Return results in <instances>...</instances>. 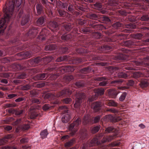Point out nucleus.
I'll list each match as a JSON object with an SVG mask.
<instances>
[{"mask_svg": "<svg viewBox=\"0 0 149 149\" xmlns=\"http://www.w3.org/2000/svg\"><path fill=\"white\" fill-rule=\"evenodd\" d=\"M114 26H116V28H118L119 27H120L121 26V24L119 22H116L114 24Z\"/></svg>", "mask_w": 149, "mask_h": 149, "instance_id": "58", "label": "nucleus"}, {"mask_svg": "<svg viewBox=\"0 0 149 149\" xmlns=\"http://www.w3.org/2000/svg\"><path fill=\"white\" fill-rule=\"evenodd\" d=\"M53 59V57L52 56L48 57L47 58V60H48V62L52 61Z\"/></svg>", "mask_w": 149, "mask_h": 149, "instance_id": "63", "label": "nucleus"}, {"mask_svg": "<svg viewBox=\"0 0 149 149\" xmlns=\"http://www.w3.org/2000/svg\"><path fill=\"white\" fill-rule=\"evenodd\" d=\"M99 137L98 138H94L91 141V143L89 145H88L87 146H94L95 144H97L98 142V139H99Z\"/></svg>", "mask_w": 149, "mask_h": 149, "instance_id": "16", "label": "nucleus"}, {"mask_svg": "<svg viewBox=\"0 0 149 149\" xmlns=\"http://www.w3.org/2000/svg\"><path fill=\"white\" fill-rule=\"evenodd\" d=\"M103 19L105 21L108 22L110 21V20L107 17H103Z\"/></svg>", "mask_w": 149, "mask_h": 149, "instance_id": "54", "label": "nucleus"}, {"mask_svg": "<svg viewBox=\"0 0 149 149\" xmlns=\"http://www.w3.org/2000/svg\"><path fill=\"white\" fill-rule=\"evenodd\" d=\"M65 79L66 81H70L73 79V77L72 75H70L65 77Z\"/></svg>", "mask_w": 149, "mask_h": 149, "instance_id": "28", "label": "nucleus"}, {"mask_svg": "<svg viewBox=\"0 0 149 149\" xmlns=\"http://www.w3.org/2000/svg\"><path fill=\"white\" fill-rule=\"evenodd\" d=\"M148 85L147 81L146 80H143L141 81L139 84L140 86L142 88H143L147 87Z\"/></svg>", "mask_w": 149, "mask_h": 149, "instance_id": "18", "label": "nucleus"}, {"mask_svg": "<svg viewBox=\"0 0 149 149\" xmlns=\"http://www.w3.org/2000/svg\"><path fill=\"white\" fill-rule=\"evenodd\" d=\"M17 95L16 94H10L8 95V98L9 99H11L16 96Z\"/></svg>", "mask_w": 149, "mask_h": 149, "instance_id": "40", "label": "nucleus"}, {"mask_svg": "<svg viewBox=\"0 0 149 149\" xmlns=\"http://www.w3.org/2000/svg\"><path fill=\"white\" fill-rule=\"evenodd\" d=\"M100 116H97L95 117L94 119V122L95 123L97 122L100 119Z\"/></svg>", "mask_w": 149, "mask_h": 149, "instance_id": "49", "label": "nucleus"}, {"mask_svg": "<svg viewBox=\"0 0 149 149\" xmlns=\"http://www.w3.org/2000/svg\"><path fill=\"white\" fill-rule=\"evenodd\" d=\"M141 19L142 21H147L149 19V17L147 15H144L141 17Z\"/></svg>", "mask_w": 149, "mask_h": 149, "instance_id": "33", "label": "nucleus"}, {"mask_svg": "<svg viewBox=\"0 0 149 149\" xmlns=\"http://www.w3.org/2000/svg\"><path fill=\"white\" fill-rule=\"evenodd\" d=\"M122 81H119V80H115V81H112L111 82V84H115V83H116V84H117L119 82H122Z\"/></svg>", "mask_w": 149, "mask_h": 149, "instance_id": "60", "label": "nucleus"}, {"mask_svg": "<svg viewBox=\"0 0 149 149\" xmlns=\"http://www.w3.org/2000/svg\"><path fill=\"white\" fill-rule=\"evenodd\" d=\"M31 86L29 84L26 85L21 87V89L24 90H27L30 88Z\"/></svg>", "mask_w": 149, "mask_h": 149, "instance_id": "27", "label": "nucleus"}, {"mask_svg": "<svg viewBox=\"0 0 149 149\" xmlns=\"http://www.w3.org/2000/svg\"><path fill=\"white\" fill-rule=\"evenodd\" d=\"M71 99L69 98H67L64 99L63 102L66 104H68L71 101Z\"/></svg>", "mask_w": 149, "mask_h": 149, "instance_id": "44", "label": "nucleus"}, {"mask_svg": "<svg viewBox=\"0 0 149 149\" xmlns=\"http://www.w3.org/2000/svg\"><path fill=\"white\" fill-rule=\"evenodd\" d=\"M113 128L112 127H109L107 128L105 130L106 133H110L113 129Z\"/></svg>", "mask_w": 149, "mask_h": 149, "instance_id": "31", "label": "nucleus"}, {"mask_svg": "<svg viewBox=\"0 0 149 149\" xmlns=\"http://www.w3.org/2000/svg\"><path fill=\"white\" fill-rule=\"evenodd\" d=\"M38 29H36L33 27L29 31V32L27 34V35L28 36L34 38L38 33Z\"/></svg>", "mask_w": 149, "mask_h": 149, "instance_id": "5", "label": "nucleus"}, {"mask_svg": "<svg viewBox=\"0 0 149 149\" xmlns=\"http://www.w3.org/2000/svg\"><path fill=\"white\" fill-rule=\"evenodd\" d=\"M72 37V35L70 34L64 35L61 37V39L63 40H67L71 38Z\"/></svg>", "mask_w": 149, "mask_h": 149, "instance_id": "21", "label": "nucleus"}, {"mask_svg": "<svg viewBox=\"0 0 149 149\" xmlns=\"http://www.w3.org/2000/svg\"><path fill=\"white\" fill-rule=\"evenodd\" d=\"M118 91L114 89L110 90L108 92L109 94L113 98H115L118 94L119 93Z\"/></svg>", "mask_w": 149, "mask_h": 149, "instance_id": "9", "label": "nucleus"}, {"mask_svg": "<svg viewBox=\"0 0 149 149\" xmlns=\"http://www.w3.org/2000/svg\"><path fill=\"white\" fill-rule=\"evenodd\" d=\"M36 8L37 10L38 13V14H40L42 10V8L41 6L40 5L38 4L36 6Z\"/></svg>", "mask_w": 149, "mask_h": 149, "instance_id": "23", "label": "nucleus"}, {"mask_svg": "<svg viewBox=\"0 0 149 149\" xmlns=\"http://www.w3.org/2000/svg\"><path fill=\"white\" fill-rule=\"evenodd\" d=\"M16 106V105L14 103L11 104H7L5 105L6 108L15 107Z\"/></svg>", "mask_w": 149, "mask_h": 149, "instance_id": "36", "label": "nucleus"}, {"mask_svg": "<svg viewBox=\"0 0 149 149\" xmlns=\"http://www.w3.org/2000/svg\"><path fill=\"white\" fill-rule=\"evenodd\" d=\"M24 100V99L22 97L19 98L15 100L16 102H19L21 101H23Z\"/></svg>", "mask_w": 149, "mask_h": 149, "instance_id": "56", "label": "nucleus"}, {"mask_svg": "<svg viewBox=\"0 0 149 149\" xmlns=\"http://www.w3.org/2000/svg\"><path fill=\"white\" fill-rule=\"evenodd\" d=\"M94 6L95 8L98 9L102 8V5L100 3H97L94 4Z\"/></svg>", "mask_w": 149, "mask_h": 149, "instance_id": "29", "label": "nucleus"}, {"mask_svg": "<svg viewBox=\"0 0 149 149\" xmlns=\"http://www.w3.org/2000/svg\"><path fill=\"white\" fill-rule=\"evenodd\" d=\"M76 96V102L74 104V107L76 108H78L80 106L81 103L82 102V99L85 98L86 96L83 93H77Z\"/></svg>", "mask_w": 149, "mask_h": 149, "instance_id": "3", "label": "nucleus"}, {"mask_svg": "<svg viewBox=\"0 0 149 149\" xmlns=\"http://www.w3.org/2000/svg\"><path fill=\"white\" fill-rule=\"evenodd\" d=\"M108 111H111L114 113H115L117 112V111L114 108L109 109L108 110Z\"/></svg>", "mask_w": 149, "mask_h": 149, "instance_id": "52", "label": "nucleus"}, {"mask_svg": "<svg viewBox=\"0 0 149 149\" xmlns=\"http://www.w3.org/2000/svg\"><path fill=\"white\" fill-rule=\"evenodd\" d=\"M100 129L99 126H96L93 127L91 130V132L93 133L97 132Z\"/></svg>", "mask_w": 149, "mask_h": 149, "instance_id": "25", "label": "nucleus"}, {"mask_svg": "<svg viewBox=\"0 0 149 149\" xmlns=\"http://www.w3.org/2000/svg\"><path fill=\"white\" fill-rule=\"evenodd\" d=\"M1 82L5 84H6L8 83V81L6 79H3L1 80Z\"/></svg>", "mask_w": 149, "mask_h": 149, "instance_id": "59", "label": "nucleus"}, {"mask_svg": "<svg viewBox=\"0 0 149 149\" xmlns=\"http://www.w3.org/2000/svg\"><path fill=\"white\" fill-rule=\"evenodd\" d=\"M72 91L68 89H64L60 92L58 93L56 95L57 97H62L66 95H69L71 94Z\"/></svg>", "mask_w": 149, "mask_h": 149, "instance_id": "4", "label": "nucleus"}, {"mask_svg": "<svg viewBox=\"0 0 149 149\" xmlns=\"http://www.w3.org/2000/svg\"><path fill=\"white\" fill-rule=\"evenodd\" d=\"M12 128V127L11 126L9 125L7 126L5 128V129L7 130H11Z\"/></svg>", "mask_w": 149, "mask_h": 149, "instance_id": "57", "label": "nucleus"}, {"mask_svg": "<svg viewBox=\"0 0 149 149\" xmlns=\"http://www.w3.org/2000/svg\"><path fill=\"white\" fill-rule=\"evenodd\" d=\"M108 105L109 106L116 107L117 106L118 104L114 100H110L108 101L107 102Z\"/></svg>", "mask_w": 149, "mask_h": 149, "instance_id": "20", "label": "nucleus"}, {"mask_svg": "<svg viewBox=\"0 0 149 149\" xmlns=\"http://www.w3.org/2000/svg\"><path fill=\"white\" fill-rule=\"evenodd\" d=\"M134 81L132 80H129L127 83V85L129 86H132L134 84Z\"/></svg>", "mask_w": 149, "mask_h": 149, "instance_id": "48", "label": "nucleus"}, {"mask_svg": "<svg viewBox=\"0 0 149 149\" xmlns=\"http://www.w3.org/2000/svg\"><path fill=\"white\" fill-rule=\"evenodd\" d=\"M118 76L119 77L125 78L127 77V74L123 72H119L118 73Z\"/></svg>", "mask_w": 149, "mask_h": 149, "instance_id": "24", "label": "nucleus"}, {"mask_svg": "<svg viewBox=\"0 0 149 149\" xmlns=\"http://www.w3.org/2000/svg\"><path fill=\"white\" fill-rule=\"evenodd\" d=\"M81 123V119L79 118H77L75 121L70 125L69 127V130L71 131V136L74 135L78 130L77 126Z\"/></svg>", "mask_w": 149, "mask_h": 149, "instance_id": "1", "label": "nucleus"}, {"mask_svg": "<svg viewBox=\"0 0 149 149\" xmlns=\"http://www.w3.org/2000/svg\"><path fill=\"white\" fill-rule=\"evenodd\" d=\"M64 28L66 31H69L70 30L71 27L69 24H65L64 25Z\"/></svg>", "mask_w": 149, "mask_h": 149, "instance_id": "34", "label": "nucleus"}, {"mask_svg": "<svg viewBox=\"0 0 149 149\" xmlns=\"http://www.w3.org/2000/svg\"><path fill=\"white\" fill-rule=\"evenodd\" d=\"M44 21V18L43 17H40L37 21V23L39 26L43 24Z\"/></svg>", "mask_w": 149, "mask_h": 149, "instance_id": "22", "label": "nucleus"}, {"mask_svg": "<svg viewBox=\"0 0 149 149\" xmlns=\"http://www.w3.org/2000/svg\"><path fill=\"white\" fill-rule=\"evenodd\" d=\"M75 85L78 87L84 86V85L82 84V83L81 82H76L75 84Z\"/></svg>", "mask_w": 149, "mask_h": 149, "instance_id": "47", "label": "nucleus"}, {"mask_svg": "<svg viewBox=\"0 0 149 149\" xmlns=\"http://www.w3.org/2000/svg\"><path fill=\"white\" fill-rule=\"evenodd\" d=\"M60 109L63 110V112L64 113L62 116L61 120L64 123H67L70 120V115L68 112V110L66 107L63 106L61 107Z\"/></svg>", "mask_w": 149, "mask_h": 149, "instance_id": "2", "label": "nucleus"}, {"mask_svg": "<svg viewBox=\"0 0 149 149\" xmlns=\"http://www.w3.org/2000/svg\"><path fill=\"white\" fill-rule=\"evenodd\" d=\"M58 13L59 15L61 16H63L65 14V12L62 10H59Z\"/></svg>", "mask_w": 149, "mask_h": 149, "instance_id": "46", "label": "nucleus"}, {"mask_svg": "<svg viewBox=\"0 0 149 149\" xmlns=\"http://www.w3.org/2000/svg\"><path fill=\"white\" fill-rule=\"evenodd\" d=\"M50 106L48 104H45L43 107L42 108L44 110H47L49 109L50 107Z\"/></svg>", "mask_w": 149, "mask_h": 149, "instance_id": "35", "label": "nucleus"}, {"mask_svg": "<svg viewBox=\"0 0 149 149\" xmlns=\"http://www.w3.org/2000/svg\"><path fill=\"white\" fill-rule=\"evenodd\" d=\"M29 16L28 15H25V16L22 18L21 22V24L22 25H24L29 21Z\"/></svg>", "mask_w": 149, "mask_h": 149, "instance_id": "15", "label": "nucleus"}, {"mask_svg": "<svg viewBox=\"0 0 149 149\" xmlns=\"http://www.w3.org/2000/svg\"><path fill=\"white\" fill-rule=\"evenodd\" d=\"M21 122V119H18L17 120L13 123V125H17L18 123Z\"/></svg>", "mask_w": 149, "mask_h": 149, "instance_id": "53", "label": "nucleus"}, {"mask_svg": "<svg viewBox=\"0 0 149 149\" xmlns=\"http://www.w3.org/2000/svg\"><path fill=\"white\" fill-rule=\"evenodd\" d=\"M30 126L28 124H26L23 125L22 126V128L24 130H26L28 129Z\"/></svg>", "mask_w": 149, "mask_h": 149, "instance_id": "38", "label": "nucleus"}, {"mask_svg": "<svg viewBox=\"0 0 149 149\" xmlns=\"http://www.w3.org/2000/svg\"><path fill=\"white\" fill-rule=\"evenodd\" d=\"M80 138L81 140H83L86 137L87 133L85 129L81 130L80 131Z\"/></svg>", "mask_w": 149, "mask_h": 149, "instance_id": "14", "label": "nucleus"}, {"mask_svg": "<svg viewBox=\"0 0 149 149\" xmlns=\"http://www.w3.org/2000/svg\"><path fill=\"white\" fill-rule=\"evenodd\" d=\"M136 36L137 38H138L139 39H140L142 37V35L141 34L139 33L136 35Z\"/></svg>", "mask_w": 149, "mask_h": 149, "instance_id": "62", "label": "nucleus"}, {"mask_svg": "<svg viewBox=\"0 0 149 149\" xmlns=\"http://www.w3.org/2000/svg\"><path fill=\"white\" fill-rule=\"evenodd\" d=\"M97 17V16L95 14H92L90 15V18L93 19H96Z\"/></svg>", "mask_w": 149, "mask_h": 149, "instance_id": "50", "label": "nucleus"}, {"mask_svg": "<svg viewBox=\"0 0 149 149\" xmlns=\"http://www.w3.org/2000/svg\"><path fill=\"white\" fill-rule=\"evenodd\" d=\"M11 137L10 135H8L6 136L2 139H0V145L4 144L8 141V139Z\"/></svg>", "mask_w": 149, "mask_h": 149, "instance_id": "13", "label": "nucleus"}, {"mask_svg": "<svg viewBox=\"0 0 149 149\" xmlns=\"http://www.w3.org/2000/svg\"><path fill=\"white\" fill-rule=\"evenodd\" d=\"M96 80L98 81H102L99 83L100 86H104L108 84V82L103 77H98L97 78Z\"/></svg>", "mask_w": 149, "mask_h": 149, "instance_id": "11", "label": "nucleus"}, {"mask_svg": "<svg viewBox=\"0 0 149 149\" xmlns=\"http://www.w3.org/2000/svg\"><path fill=\"white\" fill-rule=\"evenodd\" d=\"M69 137V136L68 135H66L65 136H63L61 138L62 139H66L68 138Z\"/></svg>", "mask_w": 149, "mask_h": 149, "instance_id": "61", "label": "nucleus"}, {"mask_svg": "<svg viewBox=\"0 0 149 149\" xmlns=\"http://www.w3.org/2000/svg\"><path fill=\"white\" fill-rule=\"evenodd\" d=\"M68 10L70 11H72L73 10V6H70L68 7Z\"/></svg>", "mask_w": 149, "mask_h": 149, "instance_id": "64", "label": "nucleus"}, {"mask_svg": "<svg viewBox=\"0 0 149 149\" xmlns=\"http://www.w3.org/2000/svg\"><path fill=\"white\" fill-rule=\"evenodd\" d=\"M26 75L24 73H23L19 76L18 78L19 79H24L26 78Z\"/></svg>", "mask_w": 149, "mask_h": 149, "instance_id": "43", "label": "nucleus"}, {"mask_svg": "<svg viewBox=\"0 0 149 149\" xmlns=\"http://www.w3.org/2000/svg\"><path fill=\"white\" fill-rule=\"evenodd\" d=\"M73 142V140H71L70 141L67 142L65 144V146L66 147L70 146L72 145Z\"/></svg>", "mask_w": 149, "mask_h": 149, "instance_id": "39", "label": "nucleus"}, {"mask_svg": "<svg viewBox=\"0 0 149 149\" xmlns=\"http://www.w3.org/2000/svg\"><path fill=\"white\" fill-rule=\"evenodd\" d=\"M47 32V30L45 29H43L40 32V35L38 37V39L40 41H42L45 39L47 37L45 33Z\"/></svg>", "mask_w": 149, "mask_h": 149, "instance_id": "7", "label": "nucleus"}, {"mask_svg": "<svg viewBox=\"0 0 149 149\" xmlns=\"http://www.w3.org/2000/svg\"><path fill=\"white\" fill-rule=\"evenodd\" d=\"M91 120V119L88 115L85 116L83 119V123L84 125H86L89 123Z\"/></svg>", "mask_w": 149, "mask_h": 149, "instance_id": "19", "label": "nucleus"}, {"mask_svg": "<svg viewBox=\"0 0 149 149\" xmlns=\"http://www.w3.org/2000/svg\"><path fill=\"white\" fill-rule=\"evenodd\" d=\"M49 25L51 27L53 28V29H51V30L53 31H56L58 29V25L57 23L54 22H51L49 24Z\"/></svg>", "mask_w": 149, "mask_h": 149, "instance_id": "10", "label": "nucleus"}, {"mask_svg": "<svg viewBox=\"0 0 149 149\" xmlns=\"http://www.w3.org/2000/svg\"><path fill=\"white\" fill-rule=\"evenodd\" d=\"M40 79H43L46 77V74L45 73L39 74L38 75Z\"/></svg>", "mask_w": 149, "mask_h": 149, "instance_id": "32", "label": "nucleus"}, {"mask_svg": "<svg viewBox=\"0 0 149 149\" xmlns=\"http://www.w3.org/2000/svg\"><path fill=\"white\" fill-rule=\"evenodd\" d=\"M21 143H22L27 142L28 141V140L27 138H25L22 139L20 141Z\"/></svg>", "mask_w": 149, "mask_h": 149, "instance_id": "51", "label": "nucleus"}, {"mask_svg": "<svg viewBox=\"0 0 149 149\" xmlns=\"http://www.w3.org/2000/svg\"><path fill=\"white\" fill-rule=\"evenodd\" d=\"M31 102L33 103H36L38 104H40V102L39 100L35 98H33L31 100Z\"/></svg>", "mask_w": 149, "mask_h": 149, "instance_id": "37", "label": "nucleus"}, {"mask_svg": "<svg viewBox=\"0 0 149 149\" xmlns=\"http://www.w3.org/2000/svg\"><path fill=\"white\" fill-rule=\"evenodd\" d=\"M94 92L95 93V95L96 96L103 95L104 93V90L102 88L94 89Z\"/></svg>", "mask_w": 149, "mask_h": 149, "instance_id": "12", "label": "nucleus"}, {"mask_svg": "<svg viewBox=\"0 0 149 149\" xmlns=\"http://www.w3.org/2000/svg\"><path fill=\"white\" fill-rule=\"evenodd\" d=\"M118 132L116 131L115 134L113 136H107L104 137L102 140V142L103 143L111 141L116 137V135L118 134Z\"/></svg>", "mask_w": 149, "mask_h": 149, "instance_id": "6", "label": "nucleus"}, {"mask_svg": "<svg viewBox=\"0 0 149 149\" xmlns=\"http://www.w3.org/2000/svg\"><path fill=\"white\" fill-rule=\"evenodd\" d=\"M127 95V93L125 92L123 93L120 97L119 99L121 101H123L125 99Z\"/></svg>", "mask_w": 149, "mask_h": 149, "instance_id": "26", "label": "nucleus"}, {"mask_svg": "<svg viewBox=\"0 0 149 149\" xmlns=\"http://www.w3.org/2000/svg\"><path fill=\"white\" fill-rule=\"evenodd\" d=\"M40 61V58L39 57H38L36 58H35L33 60V61L35 63H38Z\"/></svg>", "mask_w": 149, "mask_h": 149, "instance_id": "45", "label": "nucleus"}, {"mask_svg": "<svg viewBox=\"0 0 149 149\" xmlns=\"http://www.w3.org/2000/svg\"><path fill=\"white\" fill-rule=\"evenodd\" d=\"M142 74H141V73L139 72L138 71L135 73L134 74V76L136 78H138L139 77H141Z\"/></svg>", "mask_w": 149, "mask_h": 149, "instance_id": "30", "label": "nucleus"}, {"mask_svg": "<svg viewBox=\"0 0 149 149\" xmlns=\"http://www.w3.org/2000/svg\"><path fill=\"white\" fill-rule=\"evenodd\" d=\"M6 111H8L9 113L12 114L15 113V110L12 109H8L6 110Z\"/></svg>", "mask_w": 149, "mask_h": 149, "instance_id": "42", "label": "nucleus"}, {"mask_svg": "<svg viewBox=\"0 0 149 149\" xmlns=\"http://www.w3.org/2000/svg\"><path fill=\"white\" fill-rule=\"evenodd\" d=\"M101 105V103L100 102H96L94 103L91 107L92 108H93L94 110L95 111H97L100 109V108Z\"/></svg>", "mask_w": 149, "mask_h": 149, "instance_id": "8", "label": "nucleus"}, {"mask_svg": "<svg viewBox=\"0 0 149 149\" xmlns=\"http://www.w3.org/2000/svg\"><path fill=\"white\" fill-rule=\"evenodd\" d=\"M25 55L27 57L29 58L30 57L31 55V52H28L25 53Z\"/></svg>", "mask_w": 149, "mask_h": 149, "instance_id": "55", "label": "nucleus"}, {"mask_svg": "<svg viewBox=\"0 0 149 149\" xmlns=\"http://www.w3.org/2000/svg\"><path fill=\"white\" fill-rule=\"evenodd\" d=\"M23 112V110H21L20 111L15 110V115H18L22 114Z\"/></svg>", "mask_w": 149, "mask_h": 149, "instance_id": "41", "label": "nucleus"}, {"mask_svg": "<svg viewBox=\"0 0 149 149\" xmlns=\"http://www.w3.org/2000/svg\"><path fill=\"white\" fill-rule=\"evenodd\" d=\"M48 133L47 130H45L42 131L40 133L41 138L44 139L48 135Z\"/></svg>", "mask_w": 149, "mask_h": 149, "instance_id": "17", "label": "nucleus"}]
</instances>
